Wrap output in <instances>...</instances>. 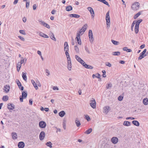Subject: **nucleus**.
Segmentation results:
<instances>
[{"label": "nucleus", "instance_id": "nucleus-37", "mask_svg": "<svg viewBox=\"0 0 148 148\" xmlns=\"http://www.w3.org/2000/svg\"><path fill=\"white\" fill-rule=\"evenodd\" d=\"M22 76L23 79L25 81H26L27 80V77L26 76V73L23 72L22 73Z\"/></svg>", "mask_w": 148, "mask_h": 148}, {"label": "nucleus", "instance_id": "nucleus-11", "mask_svg": "<svg viewBox=\"0 0 148 148\" xmlns=\"http://www.w3.org/2000/svg\"><path fill=\"white\" fill-rule=\"evenodd\" d=\"M75 57L76 60L82 65L84 64V61L77 55H75Z\"/></svg>", "mask_w": 148, "mask_h": 148}, {"label": "nucleus", "instance_id": "nucleus-62", "mask_svg": "<svg viewBox=\"0 0 148 148\" xmlns=\"http://www.w3.org/2000/svg\"><path fill=\"white\" fill-rule=\"evenodd\" d=\"M85 49L86 52L88 53H90V52L89 51V50L88 48V47H85Z\"/></svg>", "mask_w": 148, "mask_h": 148}, {"label": "nucleus", "instance_id": "nucleus-55", "mask_svg": "<svg viewBox=\"0 0 148 148\" xmlns=\"http://www.w3.org/2000/svg\"><path fill=\"white\" fill-rule=\"evenodd\" d=\"M112 86V84L111 83H110L108 84L107 86L106 87V88L107 89H109V88H111Z\"/></svg>", "mask_w": 148, "mask_h": 148}, {"label": "nucleus", "instance_id": "nucleus-28", "mask_svg": "<svg viewBox=\"0 0 148 148\" xmlns=\"http://www.w3.org/2000/svg\"><path fill=\"white\" fill-rule=\"evenodd\" d=\"M39 35L44 38H49V36L48 35L42 32L40 33Z\"/></svg>", "mask_w": 148, "mask_h": 148}, {"label": "nucleus", "instance_id": "nucleus-1", "mask_svg": "<svg viewBox=\"0 0 148 148\" xmlns=\"http://www.w3.org/2000/svg\"><path fill=\"white\" fill-rule=\"evenodd\" d=\"M31 82L35 89L36 90H37L38 89V86L39 87L41 86V84L38 80H36V82L33 79H32Z\"/></svg>", "mask_w": 148, "mask_h": 148}, {"label": "nucleus", "instance_id": "nucleus-34", "mask_svg": "<svg viewBox=\"0 0 148 148\" xmlns=\"http://www.w3.org/2000/svg\"><path fill=\"white\" fill-rule=\"evenodd\" d=\"M21 64H20V62H18L16 65V68L17 71L19 72L20 70V69L21 67Z\"/></svg>", "mask_w": 148, "mask_h": 148}, {"label": "nucleus", "instance_id": "nucleus-29", "mask_svg": "<svg viewBox=\"0 0 148 148\" xmlns=\"http://www.w3.org/2000/svg\"><path fill=\"white\" fill-rule=\"evenodd\" d=\"M12 138L13 140H15L17 139V136L15 132H13L12 134Z\"/></svg>", "mask_w": 148, "mask_h": 148}, {"label": "nucleus", "instance_id": "nucleus-10", "mask_svg": "<svg viewBox=\"0 0 148 148\" xmlns=\"http://www.w3.org/2000/svg\"><path fill=\"white\" fill-rule=\"evenodd\" d=\"M39 127L42 128H44L46 126V123L45 122L43 121H40L39 123Z\"/></svg>", "mask_w": 148, "mask_h": 148}, {"label": "nucleus", "instance_id": "nucleus-47", "mask_svg": "<svg viewBox=\"0 0 148 148\" xmlns=\"http://www.w3.org/2000/svg\"><path fill=\"white\" fill-rule=\"evenodd\" d=\"M135 21H134L132 22L131 27V31H133L134 29V27L135 24Z\"/></svg>", "mask_w": 148, "mask_h": 148}, {"label": "nucleus", "instance_id": "nucleus-44", "mask_svg": "<svg viewBox=\"0 0 148 148\" xmlns=\"http://www.w3.org/2000/svg\"><path fill=\"white\" fill-rule=\"evenodd\" d=\"M8 96L5 95L2 98V100L4 101H6L8 100Z\"/></svg>", "mask_w": 148, "mask_h": 148}, {"label": "nucleus", "instance_id": "nucleus-35", "mask_svg": "<svg viewBox=\"0 0 148 148\" xmlns=\"http://www.w3.org/2000/svg\"><path fill=\"white\" fill-rule=\"evenodd\" d=\"M27 96V92H26L23 91L22 92V96L23 99H25L26 98Z\"/></svg>", "mask_w": 148, "mask_h": 148}, {"label": "nucleus", "instance_id": "nucleus-24", "mask_svg": "<svg viewBox=\"0 0 148 148\" xmlns=\"http://www.w3.org/2000/svg\"><path fill=\"white\" fill-rule=\"evenodd\" d=\"M50 37L54 41H56V39L54 36V34L51 32L49 34Z\"/></svg>", "mask_w": 148, "mask_h": 148}, {"label": "nucleus", "instance_id": "nucleus-15", "mask_svg": "<svg viewBox=\"0 0 148 148\" xmlns=\"http://www.w3.org/2000/svg\"><path fill=\"white\" fill-rule=\"evenodd\" d=\"M45 136V133L44 131H42L39 135V138L40 140H43Z\"/></svg>", "mask_w": 148, "mask_h": 148}, {"label": "nucleus", "instance_id": "nucleus-53", "mask_svg": "<svg viewBox=\"0 0 148 148\" xmlns=\"http://www.w3.org/2000/svg\"><path fill=\"white\" fill-rule=\"evenodd\" d=\"M85 118L88 121H89L90 120V117L87 115H85Z\"/></svg>", "mask_w": 148, "mask_h": 148}, {"label": "nucleus", "instance_id": "nucleus-25", "mask_svg": "<svg viewBox=\"0 0 148 148\" xmlns=\"http://www.w3.org/2000/svg\"><path fill=\"white\" fill-rule=\"evenodd\" d=\"M75 123L77 127H79L81 125L79 120L78 118H76L75 121Z\"/></svg>", "mask_w": 148, "mask_h": 148}, {"label": "nucleus", "instance_id": "nucleus-58", "mask_svg": "<svg viewBox=\"0 0 148 148\" xmlns=\"http://www.w3.org/2000/svg\"><path fill=\"white\" fill-rule=\"evenodd\" d=\"M106 65L109 67H110L112 66V64L108 62L106 63Z\"/></svg>", "mask_w": 148, "mask_h": 148}, {"label": "nucleus", "instance_id": "nucleus-18", "mask_svg": "<svg viewBox=\"0 0 148 148\" xmlns=\"http://www.w3.org/2000/svg\"><path fill=\"white\" fill-rule=\"evenodd\" d=\"M8 108L10 110H13L15 108L14 106L11 103H8Z\"/></svg>", "mask_w": 148, "mask_h": 148}, {"label": "nucleus", "instance_id": "nucleus-21", "mask_svg": "<svg viewBox=\"0 0 148 148\" xmlns=\"http://www.w3.org/2000/svg\"><path fill=\"white\" fill-rule=\"evenodd\" d=\"M87 25L86 24H85L82 26V28L80 29L83 31V33L81 34V35H82L84 34V32L86 31L87 29Z\"/></svg>", "mask_w": 148, "mask_h": 148}, {"label": "nucleus", "instance_id": "nucleus-56", "mask_svg": "<svg viewBox=\"0 0 148 148\" xmlns=\"http://www.w3.org/2000/svg\"><path fill=\"white\" fill-rule=\"evenodd\" d=\"M45 72L47 73L46 74L47 76H48L50 75V73L48 69H46L45 70Z\"/></svg>", "mask_w": 148, "mask_h": 148}, {"label": "nucleus", "instance_id": "nucleus-49", "mask_svg": "<svg viewBox=\"0 0 148 148\" xmlns=\"http://www.w3.org/2000/svg\"><path fill=\"white\" fill-rule=\"evenodd\" d=\"M82 32L83 33V31L81 30H80L77 33L76 36L80 37V34H82Z\"/></svg>", "mask_w": 148, "mask_h": 148}, {"label": "nucleus", "instance_id": "nucleus-23", "mask_svg": "<svg viewBox=\"0 0 148 148\" xmlns=\"http://www.w3.org/2000/svg\"><path fill=\"white\" fill-rule=\"evenodd\" d=\"M25 146V143L23 142H19L18 144L19 148H23Z\"/></svg>", "mask_w": 148, "mask_h": 148}, {"label": "nucleus", "instance_id": "nucleus-40", "mask_svg": "<svg viewBox=\"0 0 148 148\" xmlns=\"http://www.w3.org/2000/svg\"><path fill=\"white\" fill-rule=\"evenodd\" d=\"M124 51H126L127 52H130L132 51V50L130 49H128L126 47H125L123 48Z\"/></svg>", "mask_w": 148, "mask_h": 148}, {"label": "nucleus", "instance_id": "nucleus-12", "mask_svg": "<svg viewBox=\"0 0 148 148\" xmlns=\"http://www.w3.org/2000/svg\"><path fill=\"white\" fill-rule=\"evenodd\" d=\"M10 88V87L9 85H6L4 86L3 90L6 93L9 92Z\"/></svg>", "mask_w": 148, "mask_h": 148}, {"label": "nucleus", "instance_id": "nucleus-31", "mask_svg": "<svg viewBox=\"0 0 148 148\" xmlns=\"http://www.w3.org/2000/svg\"><path fill=\"white\" fill-rule=\"evenodd\" d=\"M132 123L134 125L137 126H139L140 125L139 122L136 120L133 121L132 122Z\"/></svg>", "mask_w": 148, "mask_h": 148}, {"label": "nucleus", "instance_id": "nucleus-8", "mask_svg": "<svg viewBox=\"0 0 148 148\" xmlns=\"http://www.w3.org/2000/svg\"><path fill=\"white\" fill-rule=\"evenodd\" d=\"M38 21L39 22H40V24L43 25L48 29H49L50 28V26L47 23H45L44 21H42L41 20L39 19L38 20Z\"/></svg>", "mask_w": 148, "mask_h": 148}, {"label": "nucleus", "instance_id": "nucleus-54", "mask_svg": "<svg viewBox=\"0 0 148 148\" xmlns=\"http://www.w3.org/2000/svg\"><path fill=\"white\" fill-rule=\"evenodd\" d=\"M63 126L64 129V130H65L66 128V121L65 120H64L63 122Z\"/></svg>", "mask_w": 148, "mask_h": 148}, {"label": "nucleus", "instance_id": "nucleus-51", "mask_svg": "<svg viewBox=\"0 0 148 148\" xmlns=\"http://www.w3.org/2000/svg\"><path fill=\"white\" fill-rule=\"evenodd\" d=\"M20 33L23 35H25L26 34L24 30H20L19 31Z\"/></svg>", "mask_w": 148, "mask_h": 148}, {"label": "nucleus", "instance_id": "nucleus-22", "mask_svg": "<svg viewBox=\"0 0 148 148\" xmlns=\"http://www.w3.org/2000/svg\"><path fill=\"white\" fill-rule=\"evenodd\" d=\"M143 11H141L136 14L134 16L133 18L134 19H136L142 13Z\"/></svg>", "mask_w": 148, "mask_h": 148}, {"label": "nucleus", "instance_id": "nucleus-60", "mask_svg": "<svg viewBox=\"0 0 148 148\" xmlns=\"http://www.w3.org/2000/svg\"><path fill=\"white\" fill-rule=\"evenodd\" d=\"M18 38L21 40L24 41L25 40V39L23 37L21 36H18Z\"/></svg>", "mask_w": 148, "mask_h": 148}, {"label": "nucleus", "instance_id": "nucleus-38", "mask_svg": "<svg viewBox=\"0 0 148 148\" xmlns=\"http://www.w3.org/2000/svg\"><path fill=\"white\" fill-rule=\"evenodd\" d=\"M139 27L135 25L134 27V30L135 33L136 34H137L139 31Z\"/></svg>", "mask_w": 148, "mask_h": 148}, {"label": "nucleus", "instance_id": "nucleus-33", "mask_svg": "<svg viewBox=\"0 0 148 148\" xmlns=\"http://www.w3.org/2000/svg\"><path fill=\"white\" fill-rule=\"evenodd\" d=\"M143 103L145 105H148V99L147 98L144 99L143 100Z\"/></svg>", "mask_w": 148, "mask_h": 148}, {"label": "nucleus", "instance_id": "nucleus-17", "mask_svg": "<svg viewBox=\"0 0 148 148\" xmlns=\"http://www.w3.org/2000/svg\"><path fill=\"white\" fill-rule=\"evenodd\" d=\"M76 43H77L79 45H81V41L80 37L76 36L75 38Z\"/></svg>", "mask_w": 148, "mask_h": 148}, {"label": "nucleus", "instance_id": "nucleus-32", "mask_svg": "<svg viewBox=\"0 0 148 148\" xmlns=\"http://www.w3.org/2000/svg\"><path fill=\"white\" fill-rule=\"evenodd\" d=\"M65 114V112L64 111L62 110L59 113V116L61 117H63Z\"/></svg>", "mask_w": 148, "mask_h": 148}, {"label": "nucleus", "instance_id": "nucleus-9", "mask_svg": "<svg viewBox=\"0 0 148 148\" xmlns=\"http://www.w3.org/2000/svg\"><path fill=\"white\" fill-rule=\"evenodd\" d=\"M87 9L90 12L92 18H94L95 16V12L93 8L91 7H88Z\"/></svg>", "mask_w": 148, "mask_h": 148}, {"label": "nucleus", "instance_id": "nucleus-30", "mask_svg": "<svg viewBox=\"0 0 148 148\" xmlns=\"http://www.w3.org/2000/svg\"><path fill=\"white\" fill-rule=\"evenodd\" d=\"M66 10L68 12L73 10V8L71 5H69L66 7Z\"/></svg>", "mask_w": 148, "mask_h": 148}, {"label": "nucleus", "instance_id": "nucleus-27", "mask_svg": "<svg viewBox=\"0 0 148 148\" xmlns=\"http://www.w3.org/2000/svg\"><path fill=\"white\" fill-rule=\"evenodd\" d=\"M123 125L125 126H129L131 125V123L128 121H125L123 122Z\"/></svg>", "mask_w": 148, "mask_h": 148}, {"label": "nucleus", "instance_id": "nucleus-14", "mask_svg": "<svg viewBox=\"0 0 148 148\" xmlns=\"http://www.w3.org/2000/svg\"><path fill=\"white\" fill-rule=\"evenodd\" d=\"M111 141L113 144H116L117 143L118 139L116 137H114L111 138Z\"/></svg>", "mask_w": 148, "mask_h": 148}, {"label": "nucleus", "instance_id": "nucleus-41", "mask_svg": "<svg viewBox=\"0 0 148 148\" xmlns=\"http://www.w3.org/2000/svg\"><path fill=\"white\" fill-rule=\"evenodd\" d=\"M112 55L114 56H119L120 54V53L119 51L114 52L112 53Z\"/></svg>", "mask_w": 148, "mask_h": 148}, {"label": "nucleus", "instance_id": "nucleus-50", "mask_svg": "<svg viewBox=\"0 0 148 148\" xmlns=\"http://www.w3.org/2000/svg\"><path fill=\"white\" fill-rule=\"evenodd\" d=\"M102 72L103 73L102 76L103 77H106V72L105 70H103L102 71Z\"/></svg>", "mask_w": 148, "mask_h": 148}, {"label": "nucleus", "instance_id": "nucleus-39", "mask_svg": "<svg viewBox=\"0 0 148 148\" xmlns=\"http://www.w3.org/2000/svg\"><path fill=\"white\" fill-rule=\"evenodd\" d=\"M27 60V59L25 58L24 59L23 57H21V60L20 61V64H23L24 63V61H25V62H26Z\"/></svg>", "mask_w": 148, "mask_h": 148}, {"label": "nucleus", "instance_id": "nucleus-19", "mask_svg": "<svg viewBox=\"0 0 148 148\" xmlns=\"http://www.w3.org/2000/svg\"><path fill=\"white\" fill-rule=\"evenodd\" d=\"M69 16L71 17L76 18H79L80 16L79 15L76 14H69Z\"/></svg>", "mask_w": 148, "mask_h": 148}, {"label": "nucleus", "instance_id": "nucleus-36", "mask_svg": "<svg viewBox=\"0 0 148 148\" xmlns=\"http://www.w3.org/2000/svg\"><path fill=\"white\" fill-rule=\"evenodd\" d=\"M92 131V128H90L88 129V130H86L85 132L84 133L87 134H88L90 133Z\"/></svg>", "mask_w": 148, "mask_h": 148}, {"label": "nucleus", "instance_id": "nucleus-20", "mask_svg": "<svg viewBox=\"0 0 148 148\" xmlns=\"http://www.w3.org/2000/svg\"><path fill=\"white\" fill-rule=\"evenodd\" d=\"M16 83L18 87L21 90H23L24 89V87L22 86L21 83L19 80H18L16 81Z\"/></svg>", "mask_w": 148, "mask_h": 148}, {"label": "nucleus", "instance_id": "nucleus-26", "mask_svg": "<svg viewBox=\"0 0 148 148\" xmlns=\"http://www.w3.org/2000/svg\"><path fill=\"white\" fill-rule=\"evenodd\" d=\"M143 20L142 19H140L138 20L135 21V25L138 26L139 27L140 24L142 22Z\"/></svg>", "mask_w": 148, "mask_h": 148}, {"label": "nucleus", "instance_id": "nucleus-64", "mask_svg": "<svg viewBox=\"0 0 148 148\" xmlns=\"http://www.w3.org/2000/svg\"><path fill=\"white\" fill-rule=\"evenodd\" d=\"M29 104L31 105H32L33 101L32 100V99H30L29 100Z\"/></svg>", "mask_w": 148, "mask_h": 148}, {"label": "nucleus", "instance_id": "nucleus-45", "mask_svg": "<svg viewBox=\"0 0 148 148\" xmlns=\"http://www.w3.org/2000/svg\"><path fill=\"white\" fill-rule=\"evenodd\" d=\"M52 144L51 143L50 141L46 143V145L47 146L49 147L50 148L52 147Z\"/></svg>", "mask_w": 148, "mask_h": 148}, {"label": "nucleus", "instance_id": "nucleus-16", "mask_svg": "<svg viewBox=\"0 0 148 148\" xmlns=\"http://www.w3.org/2000/svg\"><path fill=\"white\" fill-rule=\"evenodd\" d=\"M71 60H67V69L69 71H71Z\"/></svg>", "mask_w": 148, "mask_h": 148}, {"label": "nucleus", "instance_id": "nucleus-57", "mask_svg": "<svg viewBox=\"0 0 148 148\" xmlns=\"http://www.w3.org/2000/svg\"><path fill=\"white\" fill-rule=\"evenodd\" d=\"M96 77L99 79H101V78H100L101 75L99 73H97L96 74Z\"/></svg>", "mask_w": 148, "mask_h": 148}, {"label": "nucleus", "instance_id": "nucleus-43", "mask_svg": "<svg viewBox=\"0 0 148 148\" xmlns=\"http://www.w3.org/2000/svg\"><path fill=\"white\" fill-rule=\"evenodd\" d=\"M140 56L138 58V60H141L142 59L145 57L146 55H144L143 54H142L141 53H140Z\"/></svg>", "mask_w": 148, "mask_h": 148}, {"label": "nucleus", "instance_id": "nucleus-2", "mask_svg": "<svg viewBox=\"0 0 148 148\" xmlns=\"http://www.w3.org/2000/svg\"><path fill=\"white\" fill-rule=\"evenodd\" d=\"M140 4L138 2H135L133 3L131 6L132 9L134 11H136L139 9Z\"/></svg>", "mask_w": 148, "mask_h": 148}, {"label": "nucleus", "instance_id": "nucleus-42", "mask_svg": "<svg viewBox=\"0 0 148 148\" xmlns=\"http://www.w3.org/2000/svg\"><path fill=\"white\" fill-rule=\"evenodd\" d=\"M140 56L138 58V60H141L142 59L145 57L146 55H144L143 54H142L141 53H140Z\"/></svg>", "mask_w": 148, "mask_h": 148}, {"label": "nucleus", "instance_id": "nucleus-61", "mask_svg": "<svg viewBox=\"0 0 148 148\" xmlns=\"http://www.w3.org/2000/svg\"><path fill=\"white\" fill-rule=\"evenodd\" d=\"M37 7L36 5V4H34L33 5V8L34 10H36Z\"/></svg>", "mask_w": 148, "mask_h": 148}, {"label": "nucleus", "instance_id": "nucleus-5", "mask_svg": "<svg viewBox=\"0 0 148 148\" xmlns=\"http://www.w3.org/2000/svg\"><path fill=\"white\" fill-rule=\"evenodd\" d=\"M106 25H109L110 24V18L109 16V11H108L106 13Z\"/></svg>", "mask_w": 148, "mask_h": 148}, {"label": "nucleus", "instance_id": "nucleus-52", "mask_svg": "<svg viewBox=\"0 0 148 148\" xmlns=\"http://www.w3.org/2000/svg\"><path fill=\"white\" fill-rule=\"evenodd\" d=\"M123 97L120 95L118 97V99L119 101H121L123 100Z\"/></svg>", "mask_w": 148, "mask_h": 148}, {"label": "nucleus", "instance_id": "nucleus-4", "mask_svg": "<svg viewBox=\"0 0 148 148\" xmlns=\"http://www.w3.org/2000/svg\"><path fill=\"white\" fill-rule=\"evenodd\" d=\"M88 37L90 42H92L93 41V36L92 31L91 29H89L88 31Z\"/></svg>", "mask_w": 148, "mask_h": 148}, {"label": "nucleus", "instance_id": "nucleus-48", "mask_svg": "<svg viewBox=\"0 0 148 148\" xmlns=\"http://www.w3.org/2000/svg\"><path fill=\"white\" fill-rule=\"evenodd\" d=\"M29 1H26V2L25 6L26 8L28 9L29 8Z\"/></svg>", "mask_w": 148, "mask_h": 148}, {"label": "nucleus", "instance_id": "nucleus-6", "mask_svg": "<svg viewBox=\"0 0 148 148\" xmlns=\"http://www.w3.org/2000/svg\"><path fill=\"white\" fill-rule=\"evenodd\" d=\"M69 47H64V50L65 51V54L67 59V60H71L69 54L68 53Z\"/></svg>", "mask_w": 148, "mask_h": 148}, {"label": "nucleus", "instance_id": "nucleus-3", "mask_svg": "<svg viewBox=\"0 0 148 148\" xmlns=\"http://www.w3.org/2000/svg\"><path fill=\"white\" fill-rule=\"evenodd\" d=\"M90 105L92 108L95 109L96 108V102L94 98H92V100L90 101Z\"/></svg>", "mask_w": 148, "mask_h": 148}, {"label": "nucleus", "instance_id": "nucleus-7", "mask_svg": "<svg viewBox=\"0 0 148 148\" xmlns=\"http://www.w3.org/2000/svg\"><path fill=\"white\" fill-rule=\"evenodd\" d=\"M110 108L109 106H106L103 108V112L104 113L107 114L110 111Z\"/></svg>", "mask_w": 148, "mask_h": 148}, {"label": "nucleus", "instance_id": "nucleus-13", "mask_svg": "<svg viewBox=\"0 0 148 148\" xmlns=\"http://www.w3.org/2000/svg\"><path fill=\"white\" fill-rule=\"evenodd\" d=\"M82 65L85 68L90 69H93V67L92 66L86 64L85 62Z\"/></svg>", "mask_w": 148, "mask_h": 148}, {"label": "nucleus", "instance_id": "nucleus-59", "mask_svg": "<svg viewBox=\"0 0 148 148\" xmlns=\"http://www.w3.org/2000/svg\"><path fill=\"white\" fill-rule=\"evenodd\" d=\"M52 88L53 90H59L57 86H53Z\"/></svg>", "mask_w": 148, "mask_h": 148}, {"label": "nucleus", "instance_id": "nucleus-46", "mask_svg": "<svg viewBox=\"0 0 148 148\" xmlns=\"http://www.w3.org/2000/svg\"><path fill=\"white\" fill-rule=\"evenodd\" d=\"M111 41L114 45H118V44L119 43V42L118 41L115 40H112Z\"/></svg>", "mask_w": 148, "mask_h": 148}, {"label": "nucleus", "instance_id": "nucleus-63", "mask_svg": "<svg viewBox=\"0 0 148 148\" xmlns=\"http://www.w3.org/2000/svg\"><path fill=\"white\" fill-rule=\"evenodd\" d=\"M126 120H128V119H130L131 120H134V119H135V118H134L133 117H127L126 118Z\"/></svg>", "mask_w": 148, "mask_h": 148}]
</instances>
